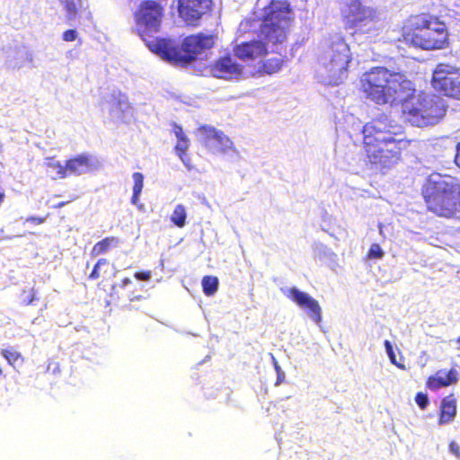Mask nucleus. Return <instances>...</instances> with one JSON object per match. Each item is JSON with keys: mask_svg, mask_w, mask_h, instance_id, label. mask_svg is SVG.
Returning <instances> with one entry per match:
<instances>
[{"mask_svg": "<svg viewBox=\"0 0 460 460\" xmlns=\"http://www.w3.org/2000/svg\"><path fill=\"white\" fill-rule=\"evenodd\" d=\"M362 150L366 163L381 171L398 164L411 141L406 139L402 128L382 115L367 122L361 130Z\"/></svg>", "mask_w": 460, "mask_h": 460, "instance_id": "obj_1", "label": "nucleus"}, {"mask_svg": "<svg viewBox=\"0 0 460 460\" xmlns=\"http://www.w3.org/2000/svg\"><path fill=\"white\" fill-rule=\"evenodd\" d=\"M158 31H138L147 49L163 60L176 66L188 67L216 44V35L198 32L185 37L181 43L156 35Z\"/></svg>", "mask_w": 460, "mask_h": 460, "instance_id": "obj_2", "label": "nucleus"}, {"mask_svg": "<svg viewBox=\"0 0 460 460\" xmlns=\"http://www.w3.org/2000/svg\"><path fill=\"white\" fill-rule=\"evenodd\" d=\"M360 90L376 104L399 105L407 102L416 92L412 82L401 73L384 66H375L360 78Z\"/></svg>", "mask_w": 460, "mask_h": 460, "instance_id": "obj_3", "label": "nucleus"}, {"mask_svg": "<svg viewBox=\"0 0 460 460\" xmlns=\"http://www.w3.org/2000/svg\"><path fill=\"white\" fill-rule=\"evenodd\" d=\"M427 211L438 217L460 219V179L448 173L433 172L421 186Z\"/></svg>", "mask_w": 460, "mask_h": 460, "instance_id": "obj_4", "label": "nucleus"}, {"mask_svg": "<svg viewBox=\"0 0 460 460\" xmlns=\"http://www.w3.org/2000/svg\"><path fill=\"white\" fill-rule=\"evenodd\" d=\"M405 118L413 125L425 127L437 123L446 113L444 101L437 95L412 94L407 102L399 103Z\"/></svg>", "mask_w": 460, "mask_h": 460, "instance_id": "obj_5", "label": "nucleus"}, {"mask_svg": "<svg viewBox=\"0 0 460 460\" xmlns=\"http://www.w3.org/2000/svg\"><path fill=\"white\" fill-rule=\"evenodd\" d=\"M323 66L332 84H339L348 77L352 60L349 45L343 39L332 40L323 53Z\"/></svg>", "mask_w": 460, "mask_h": 460, "instance_id": "obj_6", "label": "nucleus"}, {"mask_svg": "<svg viewBox=\"0 0 460 460\" xmlns=\"http://www.w3.org/2000/svg\"><path fill=\"white\" fill-rule=\"evenodd\" d=\"M288 24V0H271L268 7L263 8L261 17L255 16L241 22L240 26L251 29H286Z\"/></svg>", "mask_w": 460, "mask_h": 460, "instance_id": "obj_7", "label": "nucleus"}, {"mask_svg": "<svg viewBox=\"0 0 460 460\" xmlns=\"http://www.w3.org/2000/svg\"><path fill=\"white\" fill-rule=\"evenodd\" d=\"M431 84L435 90L446 96L460 100V68L440 63L433 71Z\"/></svg>", "mask_w": 460, "mask_h": 460, "instance_id": "obj_8", "label": "nucleus"}, {"mask_svg": "<svg viewBox=\"0 0 460 460\" xmlns=\"http://www.w3.org/2000/svg\"><path fill=\"white\" fill-rule=\"evenodd\" d=\"M403 40L422 49H439L448 45L447 31H406Z\"/></svg>", "mask_w": 460, "mask_h": 460, "instance_id": "obj_9", "label": "nucleus"}, {"mask_svg": "<svg viewBox=\"0 0 460 460\" xmlns=\"http://www.w3.org/2000/svg\"><path fill=\"white\" fill-rule=\"evenodd\" d=\"M341 15L350 27L364 26L377 17L376 9L362 4L361 0H343Z\"/></svg>", "mask_w": 460, "mask_h": 460, "instance_id": "obj_10", "label": "nucleus"}, {"mask_svg": "<svg viewBox=\"0 0 460 460\" xmlns=\"http://www.w3.org/2000/svg\"><path fill=\"white\" fill-rule=\"evenodd\" d=\"M233 53L243 62L258 65L267 57L269 49L264 40L252 39L234 45Z\"/></svg>", "mask_w": 460, "mask_h": 460, "instance_id": "obj_11", "label": "nucleus"}, {"mask_svg": "<svg viewBox=\"0 0 460 460\" xmlns=\"http://www.w3.org/2000/svg\"><path fill=\"white\" fill-rule=\"evenodd\" d=\"M202 134V143L212 155L225 154L234 148L231 139L222 131L209 125L199 127Z\"/></svg>", "mask_w": 460, "mask_h": 460, "instance_id": "obj_12", "label": "nucleus"}, {"mask_svg": "<svg viewBox=\"0 0 460 460\" xmlns=\"http://www.w3.org/2000/svg\"><path fill=\"white\" fill-rule=\"evenodd\" d=\"M134 16L139 26L159 29L164 17V7L156 1L145 0L139 4Z\"/></svg>", "mask_w": 460, "mask_h": 460, "instance_id": "obj_13", "label": "nucleus"}, {"mask_svg": "<svg viewBox=\"0 0 460 460\" xmlns=\"http://www.w3.org/2000/svg\"><path fill=\"white\" fill-rule=\"evenodd\" d=\"M243 66L235 61L230 55L226 54L217 58L209 66L210 74L219 79H235L243 74Z\"/></svg>", "mask_w": 460, "mask_h": 460, "instance_id": "obj_14", "label": "nucleus"}, {"mask_svg": "<svg viewBox=\"0 0 460 460\" xmlns=\"http://www.w3.org/2000/svg\"><path fill=\"white\" fill-rule=\"evenodd\" d=\"M210 0H179V16L190 26H196L201 16L209 8Z\"/></svg>", "mask_w": 460, "mask_h": 460, "instance_id": "obj_15", "label": "nucleus"}, {"mask_svg": "<svg viewBox=\"0 0 460 460\" xmlns=\"http://www.w3.org/2000/svg\"><path fill=\"white\" fill-rule=\"evenodd\" d=\"M99 167L97 159L87 153L74 155L66 161V177L80 176L91 172Z\"/></svg>", "mask_w": 460, "mask_h": 460, "instance_id": "obj_16", "label": "nucleus"}, {"mask_svg": "<svg viewBox=\"0 0 460 460\" xmlns=\"http://www.w3.org/2000/svg\"><path fill=\"white\" fill-rule=\"evenodd\" d=\"M289 294L291 295L292 300L300 308L306 311L307 314L314 322L317 323L321 322V307L315 299L308 294L299 291L296 288H290Z\"/></svg>", "mask_w": 460, "mask_h": 460, "instance_id": "obj_17", "label": "nucleus"}, {"mask_svg": "<svg viewBox=\"0 0 460 460\" xmlns=\"http://www.w3.org/2000/svg\"><path fill=\"white\" fill-rule=\"evenodd\" d=\"M458 380V372L456 368L452 367L447 371L440 369L427 378L426 387L431 391H437L456 385Z\"/></svg>", "mask_w": 460, "mask_h": 460, "instance_id": "obj_18", "label": "nucleus"}, {"mask_svg": "<svg viewBox=\"0 0 460 460\" xmlns=\"http://www.w3.org/2000/svg\"><path fill=\"white\" fill-rule=\"evenodd\" d=\"M172 130L177 137V142L174 146L175 154L178 155L180 160L188 170H192L194 166L191 164L190 156L188 155L190 141L187 135L184 133L181 126L174 123L172 126Z\"/></svg>", "mask_w": 460, "mask_h": 460, "instance_id": "obj_19", "label": "nucleus"}, {"mask_svg": "<svg viewBox=\"0 0 460 460\" xmlns=\"http://www.w3.org/2000/svg\"><path fill=\"white\" fill-rule=\"evenodd\" d=\"M136 291H138L137 285H134L130 279L125 278L119 284L112 286L111 297L113 301L120 298H127L129 303L142 301L144 296L140 294H135Z\"/></svg>", "mask_w": 460, "mask_h": 460, "instance_id": "obj_20", "label": "nucleus"}, {"mask_svg": "<svg viewBox=\"0 0 460 460\" xmlns=\"http://www.w3.org/2000/svg\"><path fill=\"white\" fill-rule=\"evenodd\" d=\"M456 416V400L453 394L444 397L441 401L438 423L446 425L454 420Z\"/></svg>", "mask_w": 460, "mask_h": 460, "instance_id": "obj_21", "label": "nucleus"}, {"mask_svg": "<svg viewBox=\"0 0 460 460\" xmlns=\"http://www.w3.org/2000/svg\"><path fill=\"white\" fill-rule=\"evenodd\" d=\"M119 239L117 236H108L97 242L91 250V255L97 257L109 252L112 247H117Z\"/></svg>", "mask_w": 460, "mask_h": 460, "instance_id": "obj_22", "label": "nucleus"}, {"mask_svg": "<svg viewBox=\"0 0 460 460\" xmlns=\"http://www.w3.org/2000/svg\"><path fill=\"white\" fill-rule=\"evenodd\" d=\"M45 166L54 172L52 179H65L66 178V164H62L61 162L56 160L55 156H49L45 158Z\"/></svg>", "mask_w": 460, "mask_h": 460, "instance_id": "obj_23", "label": "nucleus"}, {"mask_svg": "<svg viewBox=\"0 0 460 460\" xmlns=\"http://www.w3.org/2000/svg\"><path fill=\"white\" fill-rule=\"evenodd\" d=\"M186 217L187 213L185 207L182 204H179L174 208L170 219L172 224L181 228L186 224Z\"/></svg>", "mask_w": 460, "mask_h": 460, "instance_id": "obj_24", "label": "nucleus"}, {"mask_svg": "<svg viewBox=\"0 0 460 460\" xmlns=\"http://www.w3.org/2000/svg\"><path fill=\"white\" fill-rule=\"evenodd\" d=\"M134 185H133V194L131 197V203L134 205H137L139 196L144 187V176L141 172H134L132 175Z\"/></svg>", "mask_w": 460, "mask_h": 460, "instance_id": "obj_25", "label": "nucleus"}, {"mask_svg": "<svg viewBox=\"0 0 460 460\" xmlns=\"http://www.w3.org/2000/svg\"><path fill=\"white\" fill-rule=\"evenodd\" d=\"M203 292L206 296L214 295L218 288V279L214 276H205L201 281Z\"/></svg>", "mask_w": 460, "mask_h": 460, "instance_id": "obj_26", "label": "nucleus"}, {"mask_svg": "<svg viewBox=\"0 0 460 460\" xmlns=\"http://www.w3.org/2000/svg\"><path fill=\"white\" fill-rule=\"evenodd\" d=\"M282 60L279 58H269V59H266L265 58L263 59V61L260 64L261 65V69L267 73V74H273V73H276L278 72L281 67H282Z\"/></svg>", "mask_w": 460, "mask_h": 460, "instance_id": "obj_27", "label": "nucleus"}, {"mask_svg": "<svg viewBox=\"0 0 460 460\" xmlns=\"http://www.w3.org/2000/svg\"><path fill=\"white\" fill-rule=\"evenodd\" d=\"M0 353L7 360L8 364L13 367L17 363L22 364L24 361L22 355L13 348L3 349Z\"/></svg>", "mask_w": 460, "mask_h": 460, "instance_id": "obj_28", "label": "nucleus"}, {"mask_svg": "<svg viewBox=\"0 0 460 460\" xmlns=\"http://www.w3.org/2000/svg\"><path fill=\"white\" fill-rule=\"evenodd\" d=\"M22 303L25 306L34 305L35 302L39 301L38 291L34 288L28 290L24 289L22 292Z\"/></svg>", "mask_w": 460, "mask_h": 460, "instance_id": "obj_29", "label": "nucleus"}, {"mask_svg": "<svg viewBox=\"0 0 460 460\" xmlns=\"http://www.w3.org/2000/svg\"><path fill=\"white\" fill-rule=\"evenodd\" d=\"M59 2L67 12L69 20L75 15L78 6L81 5V0H59Z\"/></svg>", "mask_w": 460, "mask_h": 460, "instance_id": "obj_30", "label": "nucleus"}, {"mask_svg": "<svg viewBox=\"0 0 460 460\" xmlns=\"http://www.w3.org/2000/svg\"><path fill=\"white\" fill-rule=\"evenodd\" d=\"M411 22V26H415V29H429L430 26V22L425 14L414 16Z\"/></svg>", "mask_w": 460, "mask_h": 460, "instance_id": "obj_31", "label": "nucleus"}, {"mask_svg": "<svg viewBox=\"0 0 460 460\" xmlns=\"http://www.w3.org/2000/svg\"><path fill=\"white\" fill-rule=\"evenodd\" d=\"M385 255L384 251L378 243H372L367 252V257L370 260L382 259Z\"/></svg>", "mask_w": 460, "mask_h": 460, "instance_id": "obj_32", "label": "nucleus"}, {"mask_svg": "<svg viewBox=\"0 0 460 460\" xmlns=\"http://www.w3.org/2000/svg\"><path fill=\"white\" fill-rule=\"evenodd\" d=\"M108 265H109V261L107 259H104V258L99 259L98 261L96 262V264L94 265L92 272L89 274L88 278L93 280L99 279L102 276V274L100 272V269L102 266H108Z\"/></svg>", "mask_w": 460, "mask_h": 460, "instance_id": "obj_33", "label": "nucleus"}, {"mask_svg": "<svg viewBox=\"0 0 460 460\" xmlns=\"http://www.w3.org/2000/svg\"><path fill=\"white\" fill-rule=\"evenodd\" d=\"M415 402L421 410H425L429 404L428 395L424 393L419 392L415 395Z\"/></svg>", "mask_w": 460, "mask_h": 460, "instance_id": "obj_34", "label": "nucleus"}, {"mask_svg": "<svg viewBox=\"0 0 460 460\" xmlns=\"http://www.w3.org/2000/svg\"><path fill=\"white\" fill-rule=\"evenodd\" d=\"M385 347L387 354L389 355L390 360L393 364L396 365L398 367L404 369V366L402 364H397L395 361V355L394 353L393 346L389 341H385Z\"/></svg>", "mask_w": 460, "mask_h": 460, "instance_id": "obj_35", "label": "nucleus"}, {"mask_svg": "<svg viewBox=\"0 0 460 460\" xmlns=\"http://www.w3.org/2000/svg\"><path fill=\"white\" fill-rule=\"evenodd\" d=\"M449 451L458 459H460V446L456 441L449 443Z\"/></svg>", "mask_w": 460, "mask_h": 460, "instance_id": "obj_36", "label": "nucleus"}, {"mask_svg": "<svg viewBox=\"0 0 460 460\" xmlns=\"http://www.w3.org/2000/svg\"><path fill=\"white\" fill-rule=\"evenodd\" d=\"M134 276L138 280L147 281L151 278V272L149 270L137 271L134 274Z\"/></svg>", "mask_w": 460, "mask_h": 460, "instance_id": "obj_37", "label": "nucleus"}, {"mask_svg": "<svg viewBox=\"0 0 460 460\" xmlns=\"http://www.w3.org/2000/svg\"><path fill=\"white\" fill-rule=\"evenodd\" d=\"M25 222L26 223H31L32 225H40V224H43L45 222V217L31 216V217H28L25 219Z\"/></svg>", "mask_w": 460, "mask_h": 460, "instance_id": "obj_38", "label": "nucleus"}, {"mask_svg": "<svg viewBox=\"0 0 460 460\" xmlns=\"http://www.w3.org/2000/svg\"><path fill=\"white\" fill-rule=\"evenodd\" d=\"M76 31H65L63 33V39L66 41L75 40L76 38Z\"/></svg>", "mask_w": 460, "mask_h": 460, "instance_id": "obj_39", "label": "nucleus"}, {"mask_svg": "<svg viewBox=\"0 0 460 460\" xmlns=\"http://www.w3.org/2000/svg\"><path fill=\"white\" fill-rule=\"evenodd\" d=\"M455 164L460 169V141L456 146Z\"/></svg>", "mask_w": 460, "mask_h": 460, "instance_id": "obj_40", "label": "nucleus"}, {"mask_svg": "<svg viewBox=\"0 0 460 460\" xmlns=\"http://www.w3.org/2000/svg\"><path fill=\"white\" fill-rule=\"evenodd\" d=\"M66 202L62 201V202H60V203L57 204V205L55 206V208H62L63 206H65V205H66Z\"/></svg>", "mask_w": 460, "mask_h": 460, "instance_id": "obj_41", "label": "nucleus"}, {"mask_svg": "<svg viewBox=\"0 0 460 460\" xmlns=\"http://www.w3.org/2000/svg\"><path fill=\"white\" fill-rule=\"evenodd\" d=\"M284 380V375L280 377V376L279 375L278 376V379H277V382H276V385H279L280 382H282Z\"/></svg>", "mask_w": 460, "mask_h": 460, "instance_id": "obj_42", "label": "nucleus"}, {"mask_svg": "<svg viewBox=\"0 0 460 460\" xmlns=\"http://www.w3.org/2000/svg\"><path fill=\"white\" fill-rule=\"evenodd\" d=\"M276 31H277L276 30H273V31H268V33H267V35H266V36L268 37V36H270V34L271 32H276Z\"/></svg>", "mask_w": 460, "mask_h": 460, "instance_id": "obj_43", "label": "nucleus"}, {"mask_svg": "<svg viewBox=\"0 0 460 460\" xmlns=\"http://www.w3.org/2000/svg\"><path fill=\"white\" fill-rule=\"evenodd\" d=\"M456 341H457V343L460 344V336L457 338Z\"/></svg>", "mask_w": 460, "mask_h": 460, "instance_id": "obj_44", "label": "nucleus"}]
</instances>
